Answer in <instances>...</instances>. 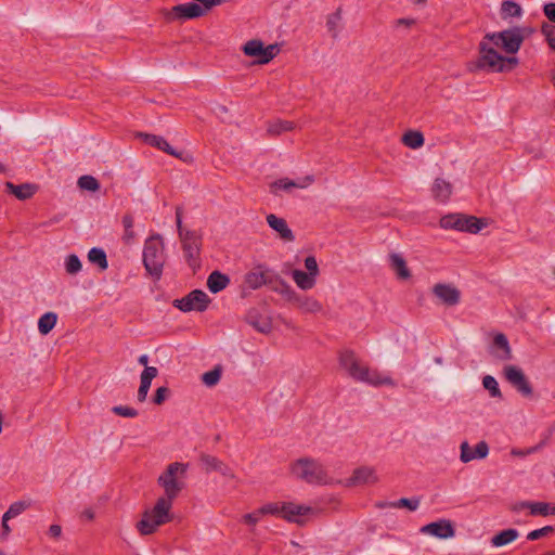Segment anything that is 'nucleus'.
<instances>
[{
  "instance_id": "c85d7f7f",
  "label": "nucleus",
  "mask_w": 555,
  "mask_h": 555,
  "mask_svg": "<svg viewBox=\"0 0 555 555\" xmlns=\"http://www.w3.org/2000/svg\"><path fill=\"white\" fill-rule=\"evenodd\" d=\"M5 189L17 199L26 201L31 198L38 192L39 188L35 183L14 184L12 182H5Z\"/></svg>"
},
{
  "instance_id": "4d7b16f0",
  "label": "nucleus",
  "mask_w": 555,
  "mask_h": 555,
  "mask_svg": "<svg viewBox=\"0 0 555 555\" xmlns=\"http://www.w3.org/2000/svg\"><path fill=\"white\" fill-rule=\"evenodd\" d=\"M543 13L552 23H555V3H546L543 7Z\"/></svg>"
},
{
  "instance_id": "a18cd8bd",
  "label": "nucleus",
  "mask_w": 555,
  "mask_h": 555,
  "mask_svg": "<svg viewBox=\"0 0 555 555\" xmlns=\"http://www.w3.org/2000/svg\"><path fill=\"white\" fill-rule=\"evenodd\" d=\"M220 378H221V369H219V367H216L214 370L205 372L202 375V382L208 387L216 386L219 383Z\"/></svg>"
},
{
  "instance_id": "7ed1b4c3",
  "label": "nucleus",
  "mask_w": 555,
  "mask_h": 555,
  "mask_svg": "<svg viewBox=\"0 0 555 555\" xmlns=\"http://www.w3.org/2000/svg\"><path fill=\"white\" fill-rule=\"evenodd\" d=\"M175 503L160 496L140 514L134 524V529L140 537H151L156 534L159 529L176 518L173 511Z\"/></svg>"
},
{
  "instance_id": "c03bdc74",
  "label": "nucleus",
  "mask_w": 555,
  "mask_h": 555,
  "mask_svg": "<svg viewBox=\"0 0 555 555\" xmlns=\"http://www.w3.org/2000/svg\"><path fill=\"white\" fill-rule=\"evenodd\" d=\"M554 532H555L554 527L545 526V527H542L540 529H534V530L530 531L527 534V540H529V541H537V540H541V539H547L551 535H553Z\"/></svg>"
},
{
  "instance_id": "b1692460",
  "label": "nucleus",
  "mask_w": 555,
  "mask_h": 555,
  "mask_svg": "<svg viewBox=\"0 0 555 555\" xmlns=\"http://www.w3.org/2000/svg\"><path fill=\"white\" fill-rule=\"evenodd\" d=\"M292 308L301 313L317 314L322 312L323 305L314 296L298 293Z\"/></svg>"
},
{
  "instance_id": "13d9d810",
  "label": "nucleus",
  "mask_w": 555,
  "mask_h": 555,
  "mask_svg": "<svg viewBox=\"0 0 555 555\" xmlns=\"http://www.w3.org/2000/svg\"><path fill=\"white\" fill-rule=\"evenodd\" d=\"M9 520L10 519L4 518V515L2 516V522H1V529H2L1 539L2 540H7L11 533V527L9 526Z\"/></svg>"
},
{
  "instance_id": "e433bc0d",
  "label": "nucleus",
  "mask_w": 555,
  "mask_h": 555,
  "mask_svg": "<svg viewBox=\"0 0 555 555\" xmlns=\"http://www.w3.org/2000/svg\"><path fill=\"white\" fill-rule=\"evenodd\" d=\"M551 515H555V504L554 503H548V502H543V501H532V511H531L530 516L547 517Z\"/></svg>"
},
{
  "instance_id": "5701e85b",
  "label": "nucleus",
  "mask_w": 555,
  "mask_h": 555,
  "mask_svg": "<svg viewBox=\"0 0 555 555\" xmlns=\"http://www.w3.org/2000/svg\"><path fill=\"white\" fill-rule=\"evenodd\" d=\"M158 369L156 366H146L140 374V385L137 391V401L143 403L147 399V395L153 379L158 376Z\"/></svg>"
},
{
  "instance_id": "423d86ee",
  "label": "nucleus",
  "mask_w": 555,
  "mask_h": 555,
  "mask_svg": "<svg viewBox=\"0 0 555 555\" xmlns=\"http://www.w3.org/2000/svg\"><path fill=\"white\" fill-rule=\"evenodd\" d=\"M188 470L189 463L176 461L167 464L156 479L163 491L159 496L175 503L185 488Z\"/></svg>"
},
{
  "instance_id": "49530a36",
  "label": "nucleus",
  "mask_w": 555,
  "mask_h": 555,
  "mask_svg": "<svg viewBox=\"0 0 555 555\" xmlns=\"http://www.w3.org/2000/svg\"><path fill=\"white\" fill-rule=\"evenodd\" d=\"M112 412L125 418H134L139 415L138 410L130 405H115L112 408Z\"/></svg>"
},
{
  "instance_id": "6e6d98bb",
  "label": "nucleus",
  "mask_w": 555,
  "mask_h": 555,
  "mask_svg": "<svg viewBox=\"0 0 555 555\" xmlns=\"http://www.w3.org/2000/svg\"><path fill=\"white\" fill-rule=\"evenodd\" d=\"M420 501L418 500H410V499H400L397 502L391 503V506L395 508H408L410 511H416L418 508Z\"/></svg>"
},
{
  "instance_id": "9b49d317",
  "label": "nucleus",
  "mask_w": 555,
  "mask_h": 555,
  "mask_svg": "<svg viewBox=\"0 0 555 555\" xmlns=\"http://www.w3.org/2000/svg\"><path fill=\"white\" fill-rule=\"evenodd\" d=\"M314 183L311 175L301 176L296 179L281 177L269 183V191L274 196L293 195L297 190H305Z\"/></svg>"
},
{
  "instance_id": "f704fd0d",
  "label": "nucleus",
  "mask_w": 555,
  "mask_h": 555,
  "mask_svg": "<svg viewBox=\"0 0 555 555\" xmlns=\"http://www.w3.org/2000/svg\"><path fill=\"white\" fill-rule=\"evenodd\" d=\"M229 276L219 271H214L207 279V287L214 294L223 291L229 285Z\"/></svg>"
},
{
  "instance_id": "338daca9",
  "label": "nucleus",
  "mask_w": 555,
  "mask_h": 555,
  "mask_svg": "<svg viewBox=\"0 0 555 555\" xmlns=\"http://www.w3.org/2000/svg\"><path fill=\"white\" fill-rule=\"evenodd\" d=\"M138 362H139V364L143 365V366H144V369H145L146 366H150V365H149V356H146V354H142V356H140V357H139V359H138Z\"/></svg>"
},
{
  "instance_id": "20e7f679",
  "label": "nucleus",
  "mask_w": 555,
  "mask_h": 555,
  "mask_svg": "<svg viewBox=\"0 0 555 555\" xmlns=\"http://www.w3.org/2000/svg\"><path fill=\"white\" fill-rule=\"evenodd\" d=\"M289 475L298 480L317 486L334 487L336 478L315 459L301 456L292 461L288 465Z\"/></svg>"
},
{
  "instance_id": "ea45409f",
  "label": "nucleus",
  "mask_w": 555,
  "mask_h": 555,
  "mask_svg": "<svg viewBox=\"0 0 555 555\" xmlns=\"http://www.w3.org/2000/svg\"><path fill=\"white\" fill-rule=\"evenodd\" d=\"M88 260L92 263H95L100 267L101 270L107 269V259L106 254L101 248H91L88 253Z\"/></svg>"
},
{
  "instance_id": "774afa93",
  "label": "nucleus",
  "mask_w": 555,
  "mask_h": 555,
  "mask_svg": "<svg viewBox=\"0 0 555 555\" xmlns=\"http://www.w3.org/2000/svg\"><path fill=\"white\" fill-rule=\"evenodd\" d=\"M548 47L555 51V36L554 37H551L548 38V40H546Z\"/></svg>"
},
{
  "instance_id": "473e14b6",
  "label": "nucleus",
  "mask_w": 555,
  "mask_h": 555,
  "mask_svg": "<svg viewBox=\"0 0 555 555\" xmlns=\"http://www.w3.org/2000/svg\"><path fill=\"white\" fill-rule=\"evenodd\" d=\"M401 143L411 150H418L424 146L425 138L420 130L409 129L403 132Z\"/></svg>"
},
{
  "instance_id": "f257e3e1",
  "label": "nucleus",
  "mask_w": 555,
  "mask_h": 555,
  "mask_svg": "<svg viewBox=\"0 0 555 555\" xmlns=\"http://www.w3.org/2000/svg\"><path fill=\"white\" fill-rule=\"evenodd\" d=\"M530 26L517 25L486 33L477 44V56L466 64L469 73H511L519 66L518 52L533 34Z\"/></svg>"
},
{
  "instance_id": "393cba45",
  "label": "nucleus",
  "mask_w": 555,
  "mask_h": 555,
  "mask_svg": "<svg viewBox=\"0 0 555 555\" xmlns=\"http://www.w3.org/2000/svg\"><path fill=\"white\" fill-rule=\"evenodd\" d=\"M270 288L272 292L278 294L285 304L293 306L297 292L285 281L283 280L279 274L275 273L271 284Z\"/></svg>"
},
{
  "instance_id": "dca6fc26",
  "label": "nucleus",
  "mask_w": 555,
  "mask_h": 555,
  "mask_svg": "<svg viewBox=\"0 0 555 555\" xmlns=\"http://www.w3.org/2000/svg\"><path fill=\"white\" fill-rule=\"evenodd\" d=\"M319 509L309 505L299 504L296 502H284L282 518L302 525L310 516H314Z\"/></svg>"
},
{
  "instance_id": "de8ad7c7",
  "label": "nucleus",
  "mask_w": 555,
  "mask_h": 555,
  "mask_svg": "<svg viewBox=\"0 0 555 555\" xmlns=\"http://www.w3.org/2000/svg\"><path fill=\"white\" fill-rule=\"evenodd\" d=\"M65 270L68 274H77L81 268L82 263L76 255H69L65 258Z\"/></svg>"
},
{
  "instance_id": "6ab92c4d",
  "label": "nucleus",
  "mask_w": 555,
  "mask_h": 555,
  "mask_svg": "<svg viewBox=\"0 0 555 555\" xmlns=\"http://www.w3.org/2000/svg\"><path fill=\"white\" fill-rule=\"evenodd\" d=\"M266 222L280 241L284 243H292L295 241V234L285 218L275 214H268L266 216Z\"/></svg>"
},
{
  "instance_id": "0e129e2a",
  "label": "nucleus",
  "mask_w": 555,
  "mask_h": 555,
  "mask_svg": "<svg viewBox=\"0 0 555 555\" xmlns=\"http://www.w3.org/2000/svg\"><path fill=\"white\" fill-rule=\"evenodd\" d=\"M415 24V21L412 20V18H400L397 21V26L398 27H405V28H410L412 27L413 25Z\"/></svg>"
},
{
  "instance_id": "aec40b11",
  "label": "nucleus",
  "mask_w": 555,
  "mask_h": 555,
  "mask_svg": "<svg viewBox=\"0 0 555 555\" xmlns=\"http://www.w3.org/2000/svg\"><path fill=\"white\" fill-rule=\"evenodd\" d=\"M420 532L437 539H451L455 535L453 524L448 519H440L421 527Z\"/></svg>"
},
{
  "instance_id": "5fc2aeb1",
  "label": "nucleus",
  "mask_w": 555,
  "mask_h": 555,
  "mask_svg": "<svg viewBox=\"0 0 555 555\" xmlns=\"http://www.w3.org/2000/svg\"><path fill=\"white\" fill-rule=\"evenodd\" d=\"M218 473L223 477L225 478L228 481H232V482H240V478L236 474V472L231 467L229 466L227 463H224L221 468L218 470Z\"/></svg>"
},
{
  "instance_id": "680f3d73",
  "label": "nucleus",
  "mask_w": 555,
  "mask_h": 555,
  "mask_svg": "<svg viewBox=\"0 0 555 555\" xmlns=\"http://www.w3.org/2000/svg\"><path fill=\"white\" fill-rule=\"evenodd\" d=\"M121 222H122V225H124V230H126V231L127 230H129V231L133 230V222L134 221H133V217L131 215H125L122 217Z\"/></svg>"
},
{
  "instance_id": "72a5a7b5",
  "label": "nucleus",
  "mask_w": 555,
  "mask_h": 555,
  "mask_svg": "<svg viewBox=\"0 0 555 555\" xmlns=\"http://www.w3.org/2000/svg\"><path fill=\"white\" fill-rule=\"evenodd\" d=\"M296 127V124L292 120L275 119L267 124V133L270 135H281L294 131Z\"/></svg>"
},
{
  "instance_id": "37998d69",
  "label": "nucleus",
  "mask_w": 555,
  "mask_h": 555,
  "mask_svg": "<svg viewBox=\"0 0 555 555\" xmlns=\"http://www.w3.org/2000/svg\"><path fill=\"white\" fill-rule=\"evenodd\" d=\"M29 507V504L25 501H17L10 505L8 511L3 514L5 519H13L21 515Z\"/></svg>"
},
{
  "instance_id": "bf43d9fd",
  "label": "nucleus",
  "mask_w": 555,
  "mask_h": 555,
  "mask_svg": "<svg viewBox=\"0 0 555 555\" xmlns=\"http://www.w3.org/2000/svg\"><path fill=\"white\" fill-rule=\"evenodd\" d=\"M541 31L543 36L545 37V40H548V38L555 36V27L551 26L548 24H543L541 27Z\"/></svg>"
},
{
  "instance_id": "1a4fd4ad",
  "label": "nucleus",
  "mask_w": 555,
  "mask_h": 555,
  "mask_svg": "<svg viewBox=\"0 0 555 555\" xmlns=\"http://www.w3.org/2000/svg\"><path fill=\"white\" fill-rule=\"evenodd\" d=\"M305 270L294 269L291 276L295 285L304 292L315 287L320 275V268L314 256H308L304 260Z\"/></svg>"
},
{
  "instance_id": "2eb2a0df",
  "label": "nucleus",
  "mask_w": 555,
  "mask_h": 555,
  "mask_svg": "<svg viewBox=\"0 0 555 555\" xmlns=\"http://www.w3.org/2000/svg\"><path fill=\"white\" fill-rule=\"evenodd\" d=\"M275 273L264 264L254 266L244 275V286L247 289H258L263 285L271 284Z\"/></svg>"
},
{
  "instance_id": "412c9836",
  "label": "nucleus",
  "mask_w": 555,
  "mask_h": 555,
  "mask_svg": "<svg viewBox=\"0 0 555 555\" xmlns=\"http://www.w3.org/2000/svg\"><path fill=\"white\" fill-rule=\"evenodd\" d=\"M430 197L439 204H446L453 194L452 183L443 177H437L433 180L429 188Z\"/></svg>"
},
{
  "instance_id": "4468645a",
  "label": "nucleus",
  "mask_w": 555,
  "mask_h": 555,
  "mask_svg": "<svg viewBox=\"0 0 555 555\" xmlns=\"http://www.w3.org/2000/svg\"><path fill=\"white\" fill-rule=\"evenodd\" d=\"M505 379L524 397H531L532 386L524 371L516 365H505L503 369Z\"/></svg>"
},
{
  "instance_id": "79ce46f5",
  "label": "nucleus",
  "mask_w": 555,
  "mask_h": 555,
  "mask_svg": "<svg viewBox=\"0 0 555 555\" xmlns=\"http://www.w3.org/2000/svg\"><path fill=\"white\" fill-rule=\"evenodd\" d=\"M78 186L81 190L90 191V192H96L100 190V183L99 181L92 177V176H81L77 181Z\"/></svg>"
},
{
  "instance_id": "8fccbe9b",
  "label": "nucleus",
  "mask_w": 555,
  "mask_h": 555,
  "mask_svg": "<svg viewBox=\"0 0 555 555\" xmlns=\"http://www.w3.org/2000/svg\"><path fill=\"white\" fill-rule=\"evenodd\" d=\"M482 385L486 389L490 391L491 397L499 398L501 397V390L499 388V384L494 377L487 375L482 379Z\"/></svg>"
},
{
  "instance_id": "58836bf2",
  "label": "nucleus",
  "mask_w": 555,
  "mask_h": 555,
  "mask_svg": "<svg viewBox=\"0 0 555 555\" xmlns=\"http://www.w3.org/2000/svg\"><path fill=\"white\" fill-rule=\"evenodd\" d=\"M283 501L268 502L259 506L263 518L267 516L282 517L283 514Z\"/></svg>"
},
{
  "instance_id": "603ef678",
  "label": "nucleus",
  "mask_w": 555,
  "mask_h": 555,
  "mask_svg": "<svg viewBox=\"0 0 555 555\" xmlns=\"http://www.w3.org/2000/svg\"><path fill=\"white\" fill-rule=\"evenodd\" d=\"M262 519H263V516H262V513L259 507L254 509L250 513L245 514L242 517V521L247 526H255Z\"/></svg>"
},
{
  "instance_id": "4c0bfd02",
  "label": "nucleus",
  "mask_w": 555,
  "mask_h": 555,
  "mask_svg": "<svg viewBox=\"0 0 555 555\" xmlns=\"http://www.w3.org/2000/svg\"><path fill=\"white\" fill-rule=\"evenodd\" d=\"M462 214H449L440 218L439 225L444 230L461 232Z\"/></svg>"
},
{
  "instance_id": "0eeeda50",
  "label": "nucleus",
  "mask_w": 555,
  "mask_h": 555,
  "mask_svg": "<svg viewBox=\"0 0 555 555\" xmlns=\"http://www.w3.org/2000/svg\"><path fill=\"white\" fill-rule=\"evenodd\" d=\"M166 260L164 237L158 233L151 234L144 241L142 250V261L146 274L154 280H159L163 275Z\"/></svg>"
},
{
  "instance_id": "69168bd1",
  "label": "nucleus",
  "mask_w": 555,
  "mask_h": 555,
  "mask_svg": "<svg viewBox=\"0 0 555 555\" xmlns=\"http://www.w3.org/2000/svg\"><path fill=\"white\" fill-rule=\"evenodd\" d=\"M134 236L135 235H134V231L133 230H130V231L129 230H127V231L125 230V232H124V241L126 243H128V244L131 243L134 240Z\"/></svg>"
},
{
  "instance_id": "052dcab7",
  "label": "nucleus",
  "mask_w": 555,
  "mask_h": 555,
  "mask_svg": "<svg viewBox=\"0 0 555 555\" xmlns=\"http://www.w3.org/2000/svg\"><path fill=\"white\" fill-rule=\"evenodd\" d=\"M62 533V528L59 525H51L48 529V534L53 539H59Z\"/></svg>"
},
{
  "instance_id": "6e6552de",
  "label": "nucleus",
  "mask_w": 555,
  "mask_h": 555,
  "mask_svg": "<svg viewBox=\"0 0 555 555\" xmlns=\"http://www.w3.org/2000/svg\"><path fill=\"white\" fill-rule=\"evenodd\" d=\"M241 52L254 66H264L271 63L281 52L278 42L267 44L262 39L253 37L241 46Z\"/></svg>"
},
{
  "instance_id": "39448f33",
  "label": "nucleus",
  "mask_w": 555,
  "mask_h": 555,
  "mask_svg": "<svg viewBox=\"0 0 555 555\" xmlns=\"http://www.w3.org/2000/svg\"><path fill=\"white\" fill-rule=\"evenodd\" d=\"M227 0H192L170 8L159 10L160 17L166 23L183 24L190 20L205 16L212 8L221 5Z\"/></svg>"
},
{
  "instance_id": "c9c22d12",
  "label": "nucleus",
  "mask_w": 555,
  "mask_h": 555,
  "mask_svg": "<svg viewBox=\"0 0 555 555\" xmlns=\"http://www.w3.org/2000/svg\"><path fill=\"white\" fill-rule=\"evenodd\" d=\"M57 323V314L49 311L43 313L38 320V331L41 335H48Z\"/></svg>"
},
{
  "instance_id": "4be33fe9",
  "label": "nucleus",
  "mask_w": 555,
  "mask_h": 555,
  "mask_svg": "<svg viewBox=\"0 0 555 555\" xmlns=\"http://www.w3.org/2000/svg\"><path fill=\"white\" fill-rule=\"evenodd\" d=\"M489 454V447L486 441L478 442L472 447L467 441H463L460 446V460L466 464L474 460L486 459Z\"/></svg>"
},
{
  "instance_id": "9d476101",
  "label": "nucleus",
  "mask_w": 555,
  "mask_h": 555,
  "mask_svg": "<svg viewBox=\"0 0 555 555\" xmlns=\"http://www.w3.org/2000/svg\"><path fill=\"white\" fill-rule=\"evenodd\" d=\"M379 481V476L375 467L370 465H360L351 470V474L346 479H337L335 486H340L345 489H352L358 487L373 486Z\"/></svg>"
},
{
  "instance_id": "ddd939ff",
  "label": "nucleus",
  "mask_w": 555,
  "mask_h": 555,
  "mask_svg": "<svg viewBox=\"0 0 555 555\" xmlns=\"http://www.w3.org/2000/svg\"><path fill=\"white\" fill-rule=\"evenodd\" d=\"M431 295L439 305L453 307L461 301V291L452 283H436L431 287Z\"/></svg>"
},
{
  "instance_id": "e2e57ef3",
  "label": "nucleus",
  "mask_w": 555,
  "mask_h": 555,
  "mask_svg": "<svg viewBox=\"0 0 555 555\" xmlns=\"http://www.w3.org/2000/svg\"><path fill=\"white\" fill-rule=\"evenodd\" d=\"M81 518L86 521H92L95 518V511L93 508H86L81 512Z\"/></svg>"
},
{
  "instance_id": "a211bd4d",
  "label": "nucleus",
  "mask_w": 555,
  "mask_h": 555,
  "mask_svg": "<svg viewBox=\"0 0 555 555\" xmlns=\"http://www.w3.org/2000/svg\"><path fill=\"white\" fill-rule=\"evenodd\" d=\"M138 137L142 139V141L151 146H154L176 158H179L183 162H192V155L184 152V151H177L175 150L169 142L160 137L155 134H149V133H139Z\"/></svg>"
},
{
  "instance_id": "3c124183",
  "label": "nucleus",
  "mask_w": 555,
  "mask_h": 555,
  "mask_svg": "<svg viewBox=\"0 0 555 555\" xmlns=\"http://www.w3.org/2000/svg\"><path fill=\"white\" fill-rule=\"evenodd\" d=\"M169 396H170V390L168 387H165V386L158 387L152 397V402L155 405H162L168 400Z\"/></svg>"
},
{
  "instance_id": "bb28decb",
  "label": "nucleus",
  "mask_w": 555,
  "mask_h": 555,
  "mask_svg": "<svg viewBox=\"0 0 555 555\" xmlns=\"http://www.w3.org/2000/svg\"><path fill=\"white\" fill-rule=\"evenodd\" d=\"M524 10L521 5L512 0H504L499 8V16L505 23H512L522 17Z\"/></svg>"
},
{
  "instance_id": "864d4df0",
  "label": "nucleus",
  "mask_w": 555,
  "mask_h": 555,
  "mask_svg": "<svg viewBox=\"0 0 555 555\" xmlns=\"http://www.w3.org/2000/svg\"><path fill=\"white\" fill-rule=\"evenodd\" d=\"M511 511L516 514L526 513L530 516L532 511V501H518L512 504Z\"/></svg>"
},
{
  "instance_id": "c756f323",
  "label": "nucleus",
  "mask_w": 555,
  "mask_h": 555,
  "mask_svg": "<svg viewBox=\"0 0 555 555\" xmlns=\"http://www.w3.org/2000/svg\"><path fill=\"white\" fill-rule=\"evenodd\" d=\"M519 535L520 534L517 529L506 528L493 534L490 539V543L492 547H504L514 543Z\"/></svg>"
},
{
  "instance_id": "f3484780",
  "label": "nucleus",
  "mask_w": 555,
  "mask_h": 555,
  "mask_svg": "<svg viewBox=\"0 0 555 555\" xmlns=\"http://www.w3.org/2000/svg\"><path fill=\"white\" fill-rule=\"evenodd\" d=\"M182 249L188 263L191 267L197 264V259L201 253L202 241L201 236L192 231L180 232Z\"/></svg>"
},
{
  "instance_id": "f03ea898",
  "label": "nucleus",
  "mask_w": 555,
  "mask_h": 555,
  "mask_svg": "<svg viewBox=\"0 0 555 555\" xmlns=\"http://www.w3.org/2000/svg\"><path fill=\"white\" fill-rule=\"evenodd\" d=\"M339 367L352 379L374 387H396L397 383L387 371L372 367L351 349L338 352Z\"/></svg>"
},
{
  "instance_id": "a878e982",
  "label": "nucleus",
  "mask_w": 555,
  "mask_h": 555,
  "mask_svg": "<svg viewBox=\"0 0 555 555\" xmlns=\"http://www.w3.org/2000/svg\"><path fill=\"white\" fill-rule=\"evenodd\" d=\"M491 219L486 217H476L472 215L462 214L461 232L469 234H478L489 228Z\"/></svg>"
},
{
  "instance_id": "a19ab883",
  "label": "nucleus",
  "mask_w": 555,
  "mask_h": 555,
  "mask_svg": "<svg viewBox=\"0 0 555 555\" xmlns=\"http://www.w3.org/2000/svg\"><path fill=\"white\" fill-rule=\"evenodd\" d=\"M201 463H202L203 469L206 473H211V472L218 473V470L224 464L223 461H221L218 457L212 456V455H203L201 457Z\"/></svg>"
},
{
  "instance_id": "7c9ffc66",
  "label": "nucleus",
  "mask_w": 555,
  "mask_h": 555,
  "mask_svg": "<svg viewBox=\"0 0 555 555\" xmlns=\"http://www.w3.org/2000/svg\"><path fill=\"white\" fill-rule=\"evenodd\" d=\"M493 354L502 361L511 360L513 357L507 337L502 333L495 334L493 337Z\"/></svg>"
},
{
  "instance_id": "cd10ccee",
  "label": "nucleus",
  "mask_w": 555,
  "mask_h": 555,
  "mask_svg": "<svg viewBox=\"0 0 555 555\" xmlns=\"http://www.w3.org/2000/svg\"><path fill=\"white\" fill-rule=\"evenodd\" d=\"M388 260L389 267L398 280L409 281L412 278V272L400 254H390Z\"/></svg>"
},
{
  "instance_id": "09e8293b",
  "label": "nucleus",
  "mask_w": 555,
  "mask_h": 555,
  "mask_svg": "<svg viewBox=\"0 0 555 555\" xmlns=\"http://www.w3.org/2000/svg\"><path fill=\"white\" fill-rule=\"evenodd\" d=\"M543 448V443H539L537 446L528 447V448H513L511 450V455L514 457H526L531 454L539 452Z\"/></svg>"
},
{
  "instance_id": "2f4dec72",
  "label": "nucleus",
  "mask_w": 555,
  "mask_h": 555,
  "mask_svg": "<svg viewBox=\"0 0 555 555\" xmlns=\"http://www.w3.org/2000/svg\"><path fill=\"white\" fill-rule=\"evenodd\" d=\"M247 322L262 334H269L273 330L271 318L267 314H260L257 311H250L247 314Z\"/></svg>"
},
{
  "instance_id": "f8f14e48",
  "label": "nucleus",
  "mask_w": 555,
  "mask_h": 555,
  "mask_svg": "<svg viewBox=\"0 0 555 555\" xmlns=\"http://www.w3.org/2000/svg\"><path fill=\"white\" fill-rule=\"evenodd\" d=\"M211 299L208 297L206 293L199 289L192 291L186 296L181 299H176L173 301V306L183 312L190 311H205Z\"/></svg>"
}]
</instances>
